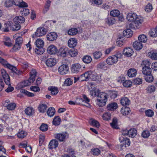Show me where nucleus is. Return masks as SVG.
<instances>
[{
    "label": "nucleus",
    "instance_id": "obj_55",
    "mask_svg": "<svg viewBox=\"0 0 157 157\" xmlns=\"http://www.w3.org/2000/svg\"><path fill=\"white\" fill-rule=\"evenodd\" d=\"M4 44L5 45L8 47H10L12 45V44L11 42L10 38L8 37L5 38Z\"/></svg>",
    "mask_w": 157,
    "mask_h": 157
},
{
    "label": "nucleus",
    "instance_id": "obj_11",
    "mask_svg": "<svg viewBox=\"0 0 157 157\" xmlns=\"http://www.w3.org/2000/svg\"><path fill=\"white\" fill-rule=\"evenodd\" d=\"M13 4L18 6L20 7H28L27 4L24 2L23 0H12Z\"/></svg>",
    "mask_w": 157,
    "mask_h": 157
},
{
    "label": "nucleus",
    "instance_id": "obj_43",
    "mask_svg": "<svg viewBox=\"0 0 157 157\" xmlns=\"http://www.w3.org/2000/svg\"><path fill=\"white\" fill-rule=\"evenodd\" d=\"M35 43L36 47H43L44 42L41 39H39L36 40Z\"/></svg>",
    "mask_w": 157,
    "mask_h": 157
},
{
    "label": "nucleus",
    "instance_id": "obj_61",
    "mask_svg": "<svg viewBox=\"0 0 157 157\" xmlns=\"http://www.w3.org/2000/svg\"><path fill=\"white\" fill-rule=\"evenodd\" d=\"M82 98L84 102V101L87 104V105H86L87 107H89L90 106V105L89 103V102L90 101V99L87 97L85 94L82 95Z\"/></svg>",
    "mask_w": 157,
    "mask_h": 157
},
{
    "label": "nucleus",
    "instance_id": "obj_52",
    "mask_svg": "<svg viewBox=\"0 0 157 157\" xmlns=\"http://www.w3.org/2000/svg\"><path fill=\"white\" fill-rule=\"evenodd\" d=\"M117 118H114L112 122L111 123V127L117 129L118 128L117 124Z\"/></svg>",
    "mask_w": 157,
    "mask_h": 157
},
{
    "label": "nucleus",
    "instance_id": "obj_10",
    "mask_svg": "<svg viewBox=\"0 0 157 157\" xmlns=\"http://www.w3.org/2000/svg\"><path fill=\"white\" fill-rule=\"evenodd\" d=\"M81 66L78 63L72 64L71 66V71L75 73L81 72Z\"/></svg>",
    "mask_w": 157,
    "mask_h": 157
},
{
    "label": "nucleus",
    "instance_id": "obj_15",
    "mask_svg": "<svg viewBox=\"0 0 157 157\" xmlns=\"http://www.w3.org/2000/svg\"><path fill=\"white\" fill-rule=\"evenodd\" d=\"M57 37V34L54 32H51L47 35V39L49 41H53L56 40Z\"/></svg>",
    "mask_w": 157,
    "mask_h": 157
},
{
    "label": "nucleus",
    "instance_id": "obj_12",
    "mask_svg": "<svg viewBox=\"0 0 157 157\" xmlns=\"http://www.w3.org/2000/svg\"><path fill=\"white\" fill-rule=\"evenodd\" d=\"M58 51L57 48L53 45L49 46L47 48L48 52L50 55H54L58 52Z\"/></svg>",
    "mask_w": 157,
    "mask_h": 157
},
{
    "label": "nucleus",
    "instance_id": "obj_39",
    "mask_svg": "<svg viewBox=\"0 0 157 157\" xmlns=\"http://www.w3.org/2000/svg\"><path fill=\"white\" fill-rule=\"evenodd\" d=\"M78 32V30L76 28H72L69 30L68 33L69 35L74 36L76 35Z\"/></svg>",
    "mask_w": 157,
    "mask_h": 157
},
{
    "label": "nucleus",
    "instance_id": "obj_42",
    "mask_svg": "<svg viewBox=\"0 0 157 157\" xmlns=\"http://www.w3.org/2000/svg\"><path fill=\"white\" fill-rule=\"evenodd\" d=\"M92 60L91 57L89 56H85L82 58V61L86 63H90Z\"/></svg>",
    "mask_w": 157,
    "mask_h": 157
},
{
    "label": "nucleus",
    "instance_id": "obj_47",
    "mask_svg": "<svg viewBox=\"0 0 157 157\" xmlns=\"http://www.w3.org/2000/svg\"><path fill=\"white\" fill-rule=\"evenodd\" d=\"M30 77L29 78L31 80L33 79V81L35 80V78L36 76V71L35 70H32L30 72Z\"/></svg>",
    "mask_w": 157,
    "mask_h": 157
},
{
    "label": "nucleus",
    "instance_id": "obj_4",
    "mask_svg": "<svg viewBox=\"0 0 157 157\" xmlns=\"http://www.w3.org/2000/svg\"><path fill=\"white\" fill-rule=\"evenodd\" d=\"M44 58L47 59L45 63L48 67H52L55 66L56 63V59L55 58L53 57L48 58V56L47 55H44Z\"/></svg>",
    "mask_w": 157,
    "mask_h": 157
},
{
    "label": "nucleus",
    "instance_id": "obj_9",
    "mask_svg": "<svg viewBox=\"0 0 157 157\" xmlns=\"http://www.w3.org/2000/svg\"><path fill=\"white\" fill-rule=\"evenodd\" d=\"M1 73L6 84H10V78L6 71L4 69H1Z\"/></svg>",
    "mask_w": 157,
    "mask_h": 157
},
{
    "label": "nucleus",
    "instance_id": "obj_25",
    "mask_svg": "<svg viewBox=\"0 0 157 157\" xmlns=\"http://www.w3.org/2000/svg\"><path fill=\"white\" fill-rule=\"evenodd\" d=\"M132 31L130 29H127L123 32V35L126 37L129 38L132 36Z\"/></svg>",
    "mask_w": 157,
    "mask_h": 157
},
{
    "label": "nucleus",
    "instance_id": "obj_53",
    "mask_svg": "<svg viewBox=\"0 0 157 157\" xmlns=\"http://www.w3.org/2000/svg\"><path fill=\"white\" fill-rule=\"evenodd\" d=\"M92 4L98 6L101 5L102 3V0H89Z\"/></svg>",
    "mask_w": 157,
    "mask_h": 157
},
{
    "label": "nucleus",
    "instance_id": "obj_59",
    "mask_svg": "<svg viewBox=\"0 0 157 157\" xmlns=\"http://www.w3.org/2000/svg\"><path fill=\"white\" fill-rule=\"evenodd\" d=\"M21 28V26L18 24H15L13 26L11 27V29L14 31H17L19 30Z\"/></svg>",
    "mask_w": 157,
    "mask_h": 157
},
{
    "label": "nucleus",
    "instance_id": "obj_49",
    "mask_svg": "<svg viewBox=\"0 0 157 157\" xmlns=\"http://www.w3.org/2000/svg\"><path fill=\"white\" fill-rule=\"evenodd\" d=\"M90 152L94 155H98L100 154L101 151L98 148H93L91 149Z\"/></svg>",
    "mask_w": 157,
    "mask_h": 157
},
{
    "label": "nucleus",
    "instance_id": "obj_31",
    "mask_svg": "<svg viewBox=\"0 0 157 157\" xmlns=\"http://www.w3.org/2000/svg\"><path fill=\"white\" fill-rule=\"evenodd\" d=\"M51 3V1L49 0L47 1L44 6V8L43 10L44 13H45L49 10Z\"/></svg>",
    "mask_w": 157,
    "mask_h": 157
},
{
    "label": "nucleus",
    "instance_id": "obj_18",
    "mask_svg": "<svg viewBox=\"0 0 157 157\" xmlns=\"http://www.w3.org/2000/svg\"><path fill=\"white\" fill-rule=\"evenodd\" d=\"M117 107V104L116 103L112 102L107 105V109L109 111H113L116 109Z\"/></svg>",
    "mask_w": 157,
    "mask_h": 157
},
{
    "label": "nucleus",
    "instance_id": "obj_41",
    "mask_svg": "<svg viewBox=\"0 0 157 157\" xmlns=\"http://www.w3.org/2000/svg\"><path fill=\"white\" fill-rule=\"evenodd\" d=\"M67 151L69 154L68 155H65L63 157H76L74 155V151L72 149H69L67 150Z\"/></svg>",
    "mask_w": 157,
    "mask_h": 157
},
{
    "label": "nucleus",
    "instance_id": "obj_32",
    "mask_svg": "<svg viewBox=\"0 0 157 157\" xmlns=\"http://www.w3.org/2000/svg\"><path fill=\"white\" fill-rule=\"evenodd\" d=\"M124 39V37L123 36L118 38L117 41V45L119 47L122 46L124 43L125 41Z\"/></svg>",
    "mask_w": 157,
    "mask_h": 157
},
{
    "label": "nucleus",
    "instance_id": "obj_26",
    "mask_svg": "<svg viewBox=\"0 0 157 157\" xmlns=\"http://www.w3.org/2000/svg\"><path fill=\"white\" fill-rule=\"evenodd\" d=\"M25 114L29 116L32 115L34 113V110L31 107H27L25 110Z\"/></svg>",
    "mask_w": 157,
    "mask_h": 157
},
{
    "label": "nucleus",
    "instance_id": "obj_35",
    "mask_svg": "<svg viewBox=\"0 0 157 157\" xmlns=\"http://www.w3.org/2000/svg\"><path fill=\"white\" fill-rule=\"evenodd\" d=\"M55 109L53 107L49 108L47 112L48 115L51 117L53 116L55 113Z\"/></svg>",
    "mask_w": 157,
    "mask_h": 157
},
{
    "label": "nucleus",
    "instance_id": "obj_2",
    "mask_svg": "<svg viewBox=\"0 0 157 157\" xmlns=\"http://www.w3.org/2000/svg\"><path fill=\"white\" fill-rule=\"evenodd\" d=\"M108 95L104 92H99L98 96L97 103L100 106H104L107 101Z\"/></svg>",
    "mask_w": 157,
    "mask_h": 157
},
{
    "label": "nucleus",
    "instance_id": "obj_54",
    "mask_svg": "<svg viewBox=\"0 0 157 157\" xmlns=\"http://www.w3.org/2000/svg\"><path fill=\"white\" fill-rule=\"evenodd\" d=\"M90 124L97 128H99L100 126V124L99 122L94 119H91L90 120Z\"/></svg>",
    "mask_w": 157,
    "mask_h": 157
},
{
    "label": "nucleus",
    "instance_id": "obj_22",
    "mask_svg": "<svg viewBox=\"0 0 157 157\" xmlns=\"http://www.w3.org/2000/svg\"><path fill=\"white\" fill-rule=\"evenodd\" d=\"M143 46L142 44L138 41H135L133 44L134 48L137 50H139L142 49Z\"/></svg>",
    "mask_w": 157,
    "mask_h": 157
},
{
    "label": "nucleus",
    "instance_id": "obj_13",
    "mask_svg": "<svg viewBox=\"0 0 157 157\" xmlns=\"http://www.w3.org/2000/svg\"><path fill=\"white\" fill-rule=\"evenodd\" d=\"M35 33L36 36H42L46 34V30L44 28H39L37 29Z\"/></svg>",
    "mask_w": 157,
    "mask_h": 157
},
{
    "label": "nucleus",
    "instance_id": "obj_21",
    "mask_svg": "<svg viewBox=\"0 0 157 157\" xmlns=\"http://www.w3.org/2000/svg\"><path fill=\"white\" fill-rule=\"evenodd\" d=\"M68 48H61L59 51V55L62 57H66L68 55Z\"/></svg>",
    "mask_w": 157,
    "mask_h": 157
},
{
    "label": "nucleus",
    "instance_id": "obj_48",
    "mask_svg": "<svg viewBox=\"0 0 157 157\" xmlns=\"http://www.w3.org/2000/svg\"><path fill=\"white\" fill-rule=\"evenodd\" d=\"M93 55L95 59H98L101 57L102 54L101 52L97 51L93 53Z\"/></svg>",
    "mask_w": 157,
    "mask_h": 157
},
{
    "label": "nucleus",
    "instance_id": "obj_58",
    "mask_svg": "<svg viewBox=\"0 0 157 157\" xmlns=\"http://www.w3.org/2000/svg\"><path fill=\"white\" fill-rule=\"evenodd\" d=\"M155 87L153 85L148 86L146 89L148 93L153 92L155 91Z\"/></svg>",
    "mask_w": 157,
    "mask_h": 157
},
{
    "label": "nucleus",
    "instance_id": "obj_60",
    "mask_svg": "<svg viewBox=\"0 0 157 157\" xmlns=\"http://www.w3.org/2000/svg\"><path fill=\"white\" fill-rule=\"evenodd\" d=\"M27 135L26 132L23 131H21L19 132L17 134V136L19 138H23Z\"/></svg>",
    "mask_w": 157,
    "mask_h": 157
},
{
    "label": "nucleus",
    "instance_id": "obj_57",
    "mask_svg": "<svg viewBox=\"0 0 157 157\" xmlns=\"http://www.w3.org/2000/svg\"><path fill=\"white\" fill-rule=\"evenodd\" d=\"M60 119L59 117L58 116L55 117L52 122L53 124L55 125H59L60 124Z\"/></svg>",
    "mask_w": 157,
    "mask_h": 157
},
{
    "label": "nucleus",
    "instance_id": "obj_24",
    "mask_svg": "<svg viewBox=\"0 0 157 157\" xmlns=\"http://www.w3.org/2000/svg\"><path fill=\"white\" fill-rule=\"evenodd\" d=\"M13 21L15 24L22 23L25 21L24 18L22 16L16 17L13 19Z\"/></svg>",
    "mask_w": 157,
    "mask_h": 157
},
{
    "label": "nucleus",
    "instance_id": "obj_23",
    "mask_svg": "<svg viewBox=\"0 0 157 157\" xmlns=\"http://www.w3.org/2000/svg\"><path fill=\"white\" fill-rule=\"evenodd\" d=\"M137 74L136 70L134 68L130 69L127 72L128 75L130 77H133L135 76Z\"/></svg>",
    "mask_w": 157,
    "mask_h": 157
},
{
    "label": "nucleus",
    "instance_id": "obj_14",
    "mask_svg": "<svg viewBox=\"0 0 157 157\" xmlns=\"http://www.w3.org/2000/svg\"><path fill=\"white\" fill-rule=\"evenodd\" d=\"M123 54L125 56L130 57L134 53L132 49L130 47L126 48L123 50Z\"/></svg>",
    "mask_w": 157,
    "mask_h": 157
},
{
    "label": "nucleus",
    "instance_id": "obj_29",
    "mask_svg": "<svg viewBox=\"0 0 157 157\" xmlns=\"http://www.w3.org/2000/svg\"><path fill=\"white\" fill-rule=\"evenodd\" d=\"M130 109L128 107H123L121 110V113L124 115H126L130 113Z\"/></svg>",
    "mask_w": 157,
    "mask_h": 157
},
{
    "label": "nucleus",
    "instance_id": "obj_17",
    "mask_svg": "<svg viewBox=\"0 0 157 157\" xmlns=\"http://www.w3.org/2000/svg\"><path fill=\"white\" fill-rule=\"evenodd\" d=\"M124 78H122L121 79H120L119 80V82H123V86L125 87H131L132 85V82L130 80H125L123 82V81H124Z\"/></svg>",
    "mask_w": 157,
    "mask_h": 157
},
{
    "label": "nucleus",
    "instance_id": "obj_1",
    "mask_svg": "<svg viewBox=\"0 0 157 157\" xmlns=\"http://www.w3.org/2000/svg\"><path fill=\"white\" fill-rule=\"evenodd\" d=\"M142 71L145 75V79L146 82H151L153 81L154 78L151 74V69L149 67H143Z\"/></svg>",
    "mask_w": 157,
    "mask_h": 157
},
{
    "label": "nucleus",
    "instance_id": "obj_50",
    "mask_svg": "<svg viewBox=\"0 0 157 157\" xmlns=\"http://www.w3.org/2000/svg\"><path fill=\"white\" fill-rule=\"evenodd\" d=\"M102 117L104 120L108 121L110 119L111 114L109 113L106 112L104 113Z\"/></svg>",
    "mask_w": 157,
    "mask_h": 157
},
{
    "label": "nucleus",
    "instance_id": "obj_56",
    "mask_svg": "<svg viewBox=\"0 0 157 157\" xmlns=\"http://www.w3.org/2000/svg\"><path fill=\"white\" fill-rule=\"evenodd\" d=\"M120 14V11L117 10H112L110 12V15L113 17H117Z\"/></svg>",
    "mask_w": 157,
    "mask_h": 157
},
{
    "label": "nucleus",
    "instance_id": "obj_6",
    "mask_svg": "<svg viewBox=\"0 0 157 157\" xmlns=\"http://www.w3.org/2000/svg\"><path fill=\"white\" fill-rule=\"evenodd\" d=\"M118 57L117 55H113L108 57L106 60L107 63L109 65H112L116 63L118 61Z\"/></svg>",
    "mask_w": 157,
    "mask_h": 157
},
{
    "label": "nucleus",
    "instance_id": "obj_44",
    "mask_svg": "<svg viewBox=\"0 0 157 157\" xmlns=\"http://www.w3.org/2000/svg\"><path fill=\"white\" fill-rule=\"evenodd\" d=\"M44 49L43 47H37L35 48V52L37 55L42 54L44 52Z\"/></svg>",
    "mask_w": 157,
    "mask_h": 157
},
{
    "label": "nucleus",
    "instance_id": "obj_36",
    "mask_svg": "<svg viewBox=\"0 0 157 157\" xmlns=\"http://www.w3.org/2000/svg\"><path fill=\"white\" fill-rule=\"evenodd\" d=\"M13 2L12 0H6L4 2V6L6 8L12 7L13 5Z\"/></svg>",
    "mask_w": 157,
    "mask_h": 157
},
{
    "label": "nucleus",
    "instance_id": "obj_28",
    "mask_svg": "<svg viewBox=\"0 0 157 157\" xmlns=\"http://www.w3.org/2000/svg\"><path fill=\"white\" fill-rule=\"evenodd\" d=\"M47 106L45 104H40L38 107V110L39 112L42 113H44L46 111Z\"/></svg>",
    "mask_w": 157,
    "mask_h": 157
},
{
    "label": "nucleus",
    "instance_id": "obj_63",
    "mask_svg": "<svg viewBox=\"0 0 157 157\" xmlns=\"http://www.w3.org/2000/svg\"><path fill=\"white\" fill-rule=\"evenodd\" d=\"M151 63L148 60H145L143 61L141 64L142 67H149Z\"/></svg>",
    "mask_w": 157,
    "mask_h": 157
},
{
    "label": "nucleus",
    "instance_id": "obj_20",
    "mask_svg": "<svg viewBox=\"0 0 157 157\" xmlns=\"http://www.w3.org/2000/svg\"><path fill=\"white\" fill-rule=\"evenodd\" d=\"M77 43V41L75 38H71L68 42V46L71 48H73L75 47Z\"/></svg>",
    "mask_w": 157,
    "mask_h": 157
},
{
    "label": "nucleus",
    "instance_id": "obj_33",
    "mask_svg": "<svg viewBox=\"0 0 157 157\" xmlns=\"http://www.w3.org/2000/svg\"><path fill=\"white\" fill-rule=\"evenodd\" d=\"M116 21L113 17H108L106 19V22L109 25H112L115 23Z\"/></svg>",
    "mask_w": 157,
    "mask_h": 157
},
{
    "label": "nucleus",
    "instance_id": "obj_7",
    "mask_svg": "<svg viewBox=\"0 0 157 157\" xmlns=\"http://www.w3.org/2000/svg\"><path fill=\"white\" fill-rule=\"evenodd\" d=\"M3 106L8 110H12L15 109L16 104L14 103L10 102L9 100H6L4 102Z\"/></svg>",
    "mask_w": 157,
    "mask_h": 157
},
{
    "label": "nucleus",
    "instance_id": "obj_62",
    "mask_svg": "<svg viewBox=\"0 0 157 157\" xmlns=\"http://www.w3.org/2000/svg\"><path fill=\"white\" fill-rule=\"evenodd\" d=\"M139 25L136 23V21H132L129 24L130 28L132 29H138Z\"/></svg>",
    "mask_w": 157,
    "mask_h": 157
},
{
    "label": "nucleus",
    "instance_id": "obj_37",
    "mask_svg": "<svg viewBox=\"0 0 157 157\" xmlns=\"http://www.w3.org/2000/svg\"><path fill=\"white\" fill-rule=\"evenodd\" d=\"M48 90L51 91V93L52 95H56L58 93V90L57 88L53 86H50L48 88Z\"/></svg>",
    "mask_w": 157,
    "mask_h": 157
},
{
    "label": "nucleus",
    "instance_id": "obj_38",
    "mask_svg": "<svg viewBox=\"0 0 157 157\" xmlns=\"http://www.w3.org/2000/svg\"><path fill=\"white\" fill-rule=\"evenodd\" d=\"M138 38V41L141 42L142 44V43H145L147 40V38L146 36L145 35L143 34L140 35Z\"/></svg>",
    "mask_w": 157,
    "mask_h": 157
},
{
    "label": "nucleus",
    "instance_id": "obj_45",
    "mask_svg": "<svg viewBox=\"0 0 157 157\" xmlns=\"http://www.w3.org/2000/svg\"><path fill=\"white\" fill-rule=\"evenodd\" d=\"M91 71H89L85 72L84 75H82V77L85 78L84 80L87 81L90 80V77L91 74Z\"/></svg>",
    "mask_w": 157,
    "mask_h": 157
},
{
    "label": "nucleus",
    "instance_id": "obj_64",
    "mask_svg": "<svg viewBox=\"0 0 157 157\" xmlns=\"http://www.w3.org/2000/svg\"><path fill=\"white\" fill-rule=\"evenodd\" d=\"M142 79L140 78H136L133 80V83L135 84L139 85L142 84Z\"/></svg>",
    "mask_w": 157,
    "mask_h": 157
},
{
    "label": "nucleus",
    "instance_id": "obj_19",
    "mask_svg": "<svg viewBox=\"0 0 157 157\" xmlns=\"http://www.w3.org/2000/svg\"><path fill=\"white\" fill-rule=\"evenodd\" d=\"M120 102L122 105H128L130 103V101L128 98L124 97L121 98Z\"/></svg>",
    "mask_w": 157,
    "mask_h": 157
},
{
    "label": "nucleus",
    "instance_id": "obj_16",
    "mask_svg": "<svg viewBox=\"0 0 157 157\" xmlns=\"http://www.w3.org/2000/svg\"><path fill=\"white\" fill-rule=\"evenodd\" d=\"M58 142L56 139H53L51 140L48 145V148L50 149L56 148L57 147L58 145Z\"/></svg>",
    "mask_w": 157,
    "mask_h": 157
},
{
    "label": "nucleus",
    "instance_id": "obj_34",
    "mask_svg": "<svg viewBox=\"0 0 157 157\" xmlns=\"http://www.w3.org/2000/svg\"><path fill=\"white\" fill-rule=\"evenodd\" d=\"M128 136L132 138L135 137L137 134V131L135 128L131 129L129 130Z\"/></svg>",
    "mask_w": 157,
    "mask_h": 157
},
{
    "label": "nucleus",
    "instance_id": "obj_30",
    "mask_svg": "<svg viewBox=\"0 0 157 157\" xmlns=\"http://www.w3.org/2000/svg\"><path fill=\"white\" fill-rule=\"evenodd\" d=\"M99 93V90L95 88H93L90 91V94L93 97L97 96Z\"/></svg>",
    "mask_w": 157,
    "mask_h": 157
},
{
    "label": "nucleus",
    "instance_id": "obj_8",
    "mask_svg": "<svg viewBox=\"0 0 157 157\" xmlns=\"http://www.w3.org/2000/svg\"><path fill=\"white\" fill-rule=\"evenodd\" d=\"M69 67L66 64L60 66L58 68V71L60 74L64 75L67 74L69 71Z\"/></svg>",
    "mask_w": 157,
    "mask_h": 157
},
{
    "label": "nucleus",
    "instance_id": "obj_40",
    "mask_svg": "<svg viewBox=\"0 0 157 157\" xmlns=\"http://www.w3.org/2000/svg\"><path fill=\"white\" fill-rule=\"evenodd\" d=\"M34 82L33 80H31L29 78L28 80L24 81L22 82V87H25L30 85L31 83Z\"/></svg>",
    "mask_w": 157,
    "mask_h": 157
},
{
    "label": "nucleus",
    "instance_id": "obj_27",
    "mask_svg": "<svg viewBox=\"0 0 157 157\" xmlns=\"http://www.w3.org/2000/svg\"><path fill=\"white\" fill-rule=\"evenodd\" d=\"M121 143L122 146H124L125 147H128L130 144V140L127 138H124Z\"/></svg>",
    "mask_w": 157,
    "mask_h": 157
},
{
    "label": "nucleus",
    "instance_id": "obj_51",
    "mask_svg": "<svg viewBox=\"0 0 157 157\" xmlns=\"http://www.w3.org/2000/svg\"><path fill=\"white\" fill-rule=\"evenodd\" d=\"M68 53L71 57H74L77 55L78 52L76 50L72 49L68 51Z\"/></svg>",
    "mask_w": 157,
    "mask_h": 157
},
{
    "label": "nucleus",
    "instance_id": "obj_5",
    "mask_svg": "<svg viewBox=\"0 0 157 157\" xmlns=\"http://www.w3.org/2000/svg\"><path fill=\"white\" fill-rule=\"evenodd\" d=\"M55 138L59 141H64L65 139L68 137V134L66 132H63L54 135Z\"/></svg>",
    "mask_w": 157,
    "mask_h": 157
},
{
    "label": "nucleus",
    "instance_id": "obj_46",
    "mask_svg": "<svg viewBox=\"0 0 157 157\" xmlns=\"http://www.w3.org/2000/svg\"><path fill=\"white\" fill-rule=\"evenodd\" d=\"M148 56L153 59H157V53L153 51H151L149 52Z\"/></svg>",
    "mask_w": 157,
    "mask_h": 157
},
{
    "label": "nucleus",
    "instance_id": "obj_3",
    "mask_svg": "<svg viewBox=\"0 0 157 157\" xmlns=\"http://www.w3.org/2000/svg\"><path fill=\"white\" fill-rule=\"evenodd\" d=\"M127 19L130 21H136L138 25L143 21L142 17L139 16L138 17L135 13H128L127 15Z\"/></svg>",
    "mask_w": 157,
    "mask_h": 157
}]
</instances>
